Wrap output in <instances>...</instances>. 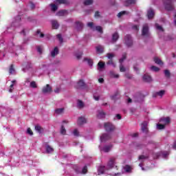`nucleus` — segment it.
Segmentation results:
<instances>
[{"mask_svg": "<svg viewBox=\"0 0 176 176\" xmlns=\"http://www.w3.org/2000/svg\"><path fill=\"white\" fill-rule=\"evenodd\" d=\"M171 120L170 117H163L160 118L159 122L157 124V130H164L168 124H170Z\"/></svg>", "mask_w": 176, "mask_h": 176, "instance_id": "f257e3e1", "label": "nucleus"}, {"mask_svg": "<svg viewBox=\"0 0 176 176\" xmlns=\"http://www.w3.org/2000/svg\"><path fill=\"white\" fill-rule=\"evenodd\" d=\"M107 167L109 168H110L109 170V174H111V173H112V171H115V170H116V168H113V167H115V159L112 158L109 160Z\"/></svg>", "mask_w": 176, "mask_h": 176, "instance_id": "f03ea898", "label": "nucleus"}, {"mask_svg": "<svg viewBox=\"0 0 176 176\" xmlns=\"http://www.w3.org/2000/svg\"><path fill=\"white\" fill-rule=\"evenodd\" d=\"M88 27L91 28L94 31H98V32H100V34H102V28L100 26H94V24L93 22H89L87 24Z\"/></svg>", "mask_w": 176, "mask_h": 176, "instance_id": "7ed1b4c3", "label": "nucleus"}, {"mask_svg": "<svg viewBox=\"0 0 176 176\" xmlns=\"http://www.w3.org/2000/svg\"><path fill=\"white\" fill-rule=\"evenodd\" d=\"M52 86H50V85L49 84L44 86L42 89V92L44 94H49L50 93H52Z\"/></svg>", "mask_w": 176, "mask_h": 176, "instance_id": "20e7f679", "label": "nucleus"}, {"mask_svg": "<svg viewBox=\"0 0 176 176\" xmlns=\"http://www.w3.org/2000/svg\"><path fill=\"white\" fill-rule=\"evenodd\" d=\"M87 123V119L85 117H80L78 119L77 124L78 126H83V124H86Z\"/></svg>", "mask_w": 176, "mask_h": 176, "instance_id": "39448f33", "label": "nucleus"}, {"mask_svg": "<svg viewBox=\"0 0 176 176\" xmlns=\"http://www.w3.org/2000/svg\"><path fill=\"white\" fill-rule=\"evenodd\" d=\"M104 128L107 131H112V130H115V126L110 122L105 123Z\"/></svg>", "mask_w": 176, "mask_h": 176, "instance_id": "423d86ee", "label": "nucleus"}, {"mask_svg": "<svg viewBox=\"0 0 176 176\" xmlns=\"http://www.w3.org/2000/svg\"><path fill=\"white\" fill-rule=\"evenodd\" d=\"M125 44L127 45V46H131V45H133V39L131 38V36L130 35H126L125 36Z\"/></svg>", "mask_w": 176, "mask_h": 176, "instance_id": "0eeeda50", "label": "nucleus"}, {"mask_svg": "<svg viewBox=\"0 0 176 176\" xmlns=\"http://www.w3.org/2000/svg\"><path fill=\"white\" fill-rule=\"evenodd\" d=\"M148 157L144 156V155H140L139 156V161L140 162V164H139L140 167L142 168V171H145V168H144V167H142V162H144V160H146V159H147ZM142 162V163H141Z\"/></svg>", "mask_w": 176, "mask_h": 176, "instance_id": "6e6552de", "label": "nucleus"}, {"mask_svg": "<svg viewBox=\"0 0 176 176\" xmlns=\"http://www.w3.org/2000/svg\"><path fill=\"white\" fill-rule=\"evenodd\" d=\"M142 34L144 36H146L149 35V30L148 28V25H144L143 26Z\"/></svg>", "mask_w": 176, "mask_h": 176, "instance_id": "1a4fd4ad", "label": "nucleus"}, {"mask_svg": "<svg viewBox=\"0 0 176 176\" xmlns=\"http://www.w3.org/2000/svg\"><path fill=\"white\" fill-rule=\"evenodd\" d=\"M124 173H131L133 171V167L130 165H126L122 168Z\"/></svg>", "mask_w": 176, "mask_h": 176, "instance_id": "9d476101", "label": "nucleus"}, {"mask_svg": "<svg viewBox=\"0 0 176 176\" xmlns=\"http://www.w3.org/2000/svg\"><path fill=\"white\" fill-rule=\"evenodd\" d=\"M58 54V47H55L50 52L51 57H56Z\"/></svg>", "mask_w": 176, "mask_h": 176, "instance_id": "9b49d317", "label": "nucleus"}, {"mask_svg": "<svg viewBox=\"0 0 176 176\" xmlns=\"http://www.w3.org/2000/svg\"><path fill=\"white\" fill-rule=\"evenodd\" d=\"M67 14H68V12L65 10H60L56 13V16L58 17H63L64 16H67Z\"/></svg>", "mask_w": 176, "mask_h": 176, "instance_id": "f8f14e48", "label": "nucleus"}, {"mask_svg": "<svg viewBox=\"0 0 176 176\" xmlns=\"http://www.w3.org/2000/svg\"><path fill=\"white\" fill-rule=\"evenodd\" d=\"M141 129L143 133H148V122H143L142 124Z\"/></svg>", "mask_w": 176, "mask_h": 176, "instance_id": "ddd939ff", "label": "nucleus"}, {"mask_svg": "<svg viewBox=\"0 0 176 176\" xmlns=\"http://www.w3.org/2000/svg\"><path fill=\"white\" fill-rule=\"evenodd\" d=\"M147 16H148V19H153V16H155V11H153V10H152V8H150L147 11Z\"/></svg>", "mask_w": 176, "mask_h": 176, "instance_id": "4468645a", "label": "nucleus"}, {"mask_svg": "<svg viewBox=\"0 0 176 176\" xmlns=\"http://www.w3.org/2000/svg\"><path fill=\"white\" fill-rule=\"evenodd\" d=\"M111 138V136L108 134H103L100 137V141L101 142H104V141H107V140H109Z\"/></svg>", "mask_w": 176, "mask_h": 176, "instance_id": "2eb2a0df", "label": "nucleus"}, {"mask_svg": "<svg viewBox=\"0 0 176 176\" xmlns=\"http://www.w3.org/2000/svg\"><path fill=\"white\" fill-rule=\"evenodd\" d=\"M165 8L167 10H171L173 9V2L171 0H168V2L165 5Z\"/></svg>", "mask_w": 176, "mask_h": 176, "instance_id": "dca6fc26", "label": "nucleus"}, {"mask_svg": "<svg viewBox=\"0 0 176 176\" xmlns=\"http://www.w3.org/2000/svg\"><path fill=\"white\" fill-rule=\"evenodd\" d=\"M97 117L99 119H102V118H105V113L104 112V111H102V110L98 111V113H97Z\"/></svg>", "mask_w": 176, "mask_h": 176, "instance_id": "f3484780", "label": "nucleus"}, {"mask_svg": "<svg viewBox=\"0 0 176 176\" xmlns=\"http://www.w3.org/2000/svg\"><path fill=\"white\" fill-rule=\"evenodd\" d=\"M85 86H86V84L85 83V81H83V80H79L77 83V87L78 89H82V87H85Z\"/></svg>", "mask_w": 176, "mask_h": 176, "instance_id": "a211bd4d", "label": "nucleus"}, {"mask_svg": "<svg viewBox=\"0 0 176 176\" xmlns=\"http://www.w3.org/2000/svg\"><path fill=\"white\" fill-rule=\"evenodd\" d=\"M45 151H46L47 153H53V152L54 151V149L52 148V147L50 146V145H46Z\"/></svg>", "mask_w": 176, "mask_h": 176, "instance_id": "6ab92c4d", "label": "nucleus"}, {"mask_svg": "<svg viewBox=\"0 0 176 176\" xmlns=\"http://www.w3.org/2000/svg\"><path fill=\"white\" fill-rule=\"evenodd\" d=\"M105 67V63H102L101 61H100L98 63V71H102V69H104V67Z\"/></svg>", "mask_w": 176, "mask_h": 176, "instance_id": "aec40b11", "label": "nucleus"}, {"mask_svg": "<svg viewBox=\"0 0 176 176\" xmlns=\"http://www.w3.org/2000/svg\"><path fill=\"white\" fill-rule=\"evenodd\" d=\"M84 62L87 63L89 65V67H93V60L90 58H84Z\"/></svg>", "mask_w": 176, "mask_h": 176, "instance_id": "412c9836", "label": "nucleus"}, {"mask_svg": "<svg viewBox=\"0 0 176 176\" xmlns=\"http://www.w3.org/2000/svg\"><path fill=\"white\" fill-rule=\"evenodd\" d=\"M143 79L145 80V82H152V77L148 74H145L143 76Z\"/></svg>", "mask_w": 176, "mask_h": 176, "instance_id": "4be33fe9", "label": "nucleus"}, {"mask_svg": "<svg viewBox=\"0 0 176 176\" xmlns=\"http://www.w3.org/2000/svg\"><path fill=\"white\" fill-rule=\"evenodd\" d=\"M56 3H62L63 5H69V0H56Z\"/></svg>", "mask_w": 176, "mask_h": 176, "instance_id": "5701e85b", "label": "nucleus"}, {"mask_svg": "<svg viewBox=\"0 0 176 176\" xmlns=\"http://www.w3.org/2000/svg\"><path fill=\"white\" fill-rule=\"evenodd\" d=\"M154 63H155V64H157L158 65H163V62H162V60H160V58L157 57L154 58Z\"/></svg>", "mask_w": 176, "mask_h": 176, "instance_id": "b1692460", "label": "nucleus"}, {"mask_svg": "<svg viewBox=\"0 0 176 176\" xmlns=\"http://www.w3.org/2000/svg\"><path fill=\"white\" fill-rule=\"evenodd\" d=\"M35 130L37 131V133H39V134L43 133V128L41 127L39 125H36L35 126Z\"/></svg>", "mask_w": 176, "mask_h": 176, "instance_id": "393cba45", "label": "nucleus"}, {"mask_svg": "<svg viewBox=\"0 0 176 176\" xmlns=\"http://www.w3.org/2000/svg\"><path fill=\"white\" fill-rule=\"evenodd\" d=\"M52 28H54V30H57V28H58L59 25L57 21H52Z\"/></svg>", "mask_w": 176, "mask_h": 176, "instance_id": "a878e982", "label": "nucleus"}, {"mask_svg": "<svg viewBox=\"0 0 176 176\" xmlns=\"http://www.w3.org/2000/svg\"><path fill=\"white\" fill-rule=\"evenodd\" d=\"M98 173V175H100V174H104V173H105V167L104 166L99 167Z\"/></svg>", "mask_w": 176, "mask_h": 176, "instance_id": "bb28decb", "label": "nucleus"}, {"mask_svg": "<svg viewBox=\"0 0 176 176\" xmlns=\"http://www.w3.org/2000/svg\"><path fill=\"white\" fill-rule=\"evenodd\" d=\"M112 149V145H109V146H105L103 148L102 151L103 152H109V151Z\"/></svg>", "mask_w": 176, "mask_h": 176, "instance_id": "cd10ccee", "label": "nucleus"}, {"mask_svg": "<svg viewBox=\"0 0 176 176\" xmlns=\"http://www.w3.org/2000/svg\"><path fill=\"white\" fill-rule=\"evenodd\" d=\"M55 113H57V115H61V113H64V108L56 109L55 110Z\"/></svg>", "mask_w": 176, "mask_h": 176, "instance_id": "c85d7f7f", "label": "nucleus"}, {"mask_svg": "<svg viewBox=\"0 0 176 176\" xmlns=\"http://www.w3.org/2000/svg\"><path fill=\"white\" fill-rule=\"evenodd\" d=\"M96 52L97 53H102V52H104V47L98 45L96 47Z\"/></svg>", "mask_w": 176, "mask_h": 176, "instance_id": "c756f323", "label": "nucleus"}, {"mask_svg": "<svg viewBox=\"0 0 176 176\" xmlns=\"http://www.w3.org/2000/svg\"><path fill=\"white\" fill-rule=\"evenodd\" d=\"M50 8H51V10H52V12H56V10H57V9H58V6H57L56 4H50Z\"/></svg>", "mask_w": 176, "mask_h": 176, "instance_id": "7c9ffc66", "label": "nucleus"}, {"mask_svg": "<svg viewBox=\"0 0 176 176\" xmlns=\"http://www.w3.org/2000/svg\"><path fill=\"white\" fill-rule=\"evenodd\" d=\"M77 107L78 108H83L85 107V103L82 102V100H78L77 101Z\"/></svg>", "mask_w": 176, "mask_h": 176, "instance_id": "2f4dec72", "label": "nucleus"}, {"mask_svg": "<svg viewBox=\"0 0 176 176\" xmlns=\"http://www.w3.org/2000/svg\"><path fill=\"white\" fill-rule=\"evenodd\" d=\"M12 83L10 86V89H9V92L12 93V91H13V87H14V85H16V80H12Z\"/></svg>", "mask_w": 176, "mask_h": 176, "instance_id": "473e14b6", "label": "nucleus"}, {"mask_svg": "<svg viewBox=\"0 0 176 176\" xmlns=\"http://www.w3.org/2000/svg\"><path fill=\"white\" fill-rule=\"evenodd\" d=\"M82 56H83L82 52H78L75 54V57L77 58V60H80L82 58Z\"/></svg>", "mask_w": 176, "mask_h": 176, "instance_id": "72a5a7b5", "label": "nucleus"}, {"mask_svg": "<svg viewBox=\"0 0 176 176\" xmlns=\"http://www.w3.org/2000/svg\"><path fill=\"white\" fill-rule=\"evenodd\" d=\"M117 39H119V34H118V33H114L112 36V41L116 42Z\"/></svg>", "mask_w": 176, "mask_h": 176, "instance_id": "f704fd0d", "label": "nucleus"}, {"mask_svg": "<svg viewBox=\"0 0 176 176\" xmlns=\"http://www.w3.org/2000/svg\"><path fill=\"white\" fill-rule=\"evenodd\" d=\"M30 87L32 89H36V87H38V85H36V82L35 81H32L30 82Z\"/></svg>", "mask_w": 176, "mask_h": 176, "instance_id": "c9c22d12", "label": "nucleus"}, {"mask_svg": "<svg viewBox=\"0 0 176 176\" xmlns=\"http://www.w3.org/2000/svg\"><path fill=\"white\" fill-rule=\"evenodd\" d=\"M110 76H111V78H119V74H116V73L113 72H110Z\"/></svg>", "mask_w": 176, "mask_h": 176, "instance_id": "e433bc0d", "label": "nucleus"}, {"mask_svg": "<svg viewBox=\"0 0 176 176\" xmlns=\"http://www.w3.org/2000/svg\"><path fill=\"white\" fill-rule=\"evenodd\" d=\"M133 3H135V0H127L125 5L129 6V5H133Z\"/></svg>", "mask_w": 176, "mask_h": 176, "instance_id": "4c0bfd02", "label": "nucleus"}, {"mask_svg": "<svg viewBox=\"0 0 176 176\" xmlns=\"http://www.w3.org/2000/svg\"><path fill=\"white\" fill-rule=\"evenodd\" d=\"M151 71H153L154 72H159V71H160V69H159V67H155V66H151Z\"/></svg>", "mask_w": 176, "mask_h": 176, "instance_id": "58836bf2", "label": "nucleus"}, {"mask_svg": "<svg viewBox=\"0 0 176 176\" xmlns=\"http://www.w3.org/2000/svg\"><path fill=\"white\" fill-rule=\"evenodd\" d=\"M9 72H10V74H15L16 70H14V67H13V65H12L10 67Z\"/></svg>", "mask_w": 176, "mask_h": 176, "instance_id": "ea45409f", "label": "nucleus"}, {"mask_svg": "<svg viewBox=\"0 0 176 176\" xmlns=\"http://www.w3.org/2000/svg\"><path fill=\"white\" fill-rule=\"evenodd\" d=\"M37 36H39L40 38H43L45 36V34L41 32V30H38L36 33Z\"/></svg>", "mask_w": 176, "mask_h": 176, "instance_id": "a19ab883", "label": "nucleus"}, {"mask_svg": "<svg viewBox=\"0 0 176 176\" xmlns=\"http://www.w3.org/2000/svg\"><path fill=\"white\" fill-rule=\"evenodd\" d=\"M93 3V0H85L84 5H91Z\"/></svg>", "mask_w": 176, "mask_h": 176, "instance_id": "79ce46f5", "label": "nucleus"}, {"mask_svg": "<svg viewBox=\"0 0 176 176\" xmlns=\"http://www.w3.org/2000/svg\"><path fill=\"white\" fill-rule=\"evenodd\" d=\"M73 135H75V137H79V131H78V129H74L73 131Z\"/></svg>", "mask_w": 176, "mask_h": 176, "instance_id": "37998d69", "label": "nucleus"}, {"mask_svg": "<svg viewBox=\"0 0 176 176\" xmlns=\"http://www.w3.org/2000/svg\"><path fill=\"white\" fill-rule=\"evenodd\" d=\"M157 96H159L160 97H163L164 96V91H160L157 93Z\"/></svg>", "mask_w": 176, "mask_h": 176, "instance_id": "c03bdc74", "label": "nucleus"}, {"mask_svg": "<svg viewBox=\"0 0 176 176\" xmlns=\"http://www.w3.org/2000/svg\"><path fill=\"white\" fill-rule=\"evenodd\" d=\"M123 14H127V12H126V11L120 12L118 14V17H122V16H123Z\"/></svg>", "mask_w": 176, "mask_h": 176, "instance_id": "a18cd8bd", "label": "nucleus"}, {"mask_svg": "<svg viewBox=\"0 0 176 176\" xmlns=\"http://www.w3.org/2000/svg\"><path fill=\"white\" fill-rule=\"evenodd\" d=\"M155 27L159 31L163 32V28H162V26H160L159 24H156Z\"/></svg>", "mask_w": 176, "mask_h": 176, "instance_id": "49530a36", "label": "nucleus"}, {"mask_svg": "<svg viewBox=\"0 0 176 176\" xmlns=\"http://www.w3.org/2000/svg\"><path fill=\"white\" fill-rule=\"evenodd\" d=\"M87 173V166H84L82 170V174H86Z\"/></svg>", "mask_w": 176, "mask_h": 176, "instance_id": "de8ad7c7", "label": "nucleus"}, {"mask_svg": "<svg viewBox=\"0 0 176 176\" xmlns=\"http://www.w3.org/2000/svg\"><path fill=\"white\" fill-rule=\"evenodd\" d=\"M27 133L29 134V135H33L34 133L32 132V130H31L30 128L27 129Z\"/></svg>", "mask_w": 176, "mask_h": 176, "instance_id": "09e8293b", "label": "nucleus"}, {"mask_svg": "<svg viewBox=\"0 0 176 176\" xmlns=\"http://www.w3.org/2000/svg\"><path fill=\"white\" fill-rule=\"evenodd\" d=\"M60 133L61 134H65V133H67V131L65 130V128H64V126H62L60 129Z\"/></svg>", "mask_w": 176, "mask_h": 176, "instance_id": "8fccbe9b", "label": "nucleus"}, {"mask_svg": "<svg viewBox=\"0 0 176 176\" xmlns=\"http://www.w3.org/2000/svg\"><path fill=\"white\" fill-rule=\"evenodd\" d=\"M120 72H124L126 71V68H124V67H123V65H120Z\"/></svg>", "mask_w": 176, "mask_h": 176, "instance_id": "3c124183", "label": "nucleus"}, {"mask_svg": "<svg viewBox=\"0 0 176 176\" xmlns=\"http://www.w3.org/2000/svg\"><path fill=\"white\" fill-rule=\"evenodd\" d=\"M164 74L166 76H167L168 78L170 76V72L168 70H165Z\"/></svg>", "mask_w": 176, "mask_h": 176, "instance_id": "603ef678", "label": "nucleus"}, {"mask_svg": "<svg viewBox=\"0 0 176 176\" xmlns=\"http://www.w3.org/2000/svg\"><path fill=\"white\" fill-rule=\"evenodd\" d=\"M114 119L115 120H116V119H118V120H120V119H122V116H120V114H117Z\"/></svg>", "mask_w": 176, "mask_h": 176, "instance_id": "864d4df0", "label": "nucleus"}, {"mask_svg": "<svg viewBox=\"0 0 176 176\" xmlns=\"http://www.w3.org/2000/svg\"><path fill=\"white\" fill-rule=\"evenodd\" d=\"M56 36L59 41L63 42V37L60 36V34H58Z\"/></svg>", "mask_w": 176, "mask_h": 176, "instance_id": "5fc2aeb1", "label": "nucleus"}, {"mask_svg": "<svg viewBox=\"0 0 176 176\" xmlns=\"http://www.w3.org/2000/svg\"><path fill=\"white\" fill-rule=\"evenodd\" d=\"M37 51L40 54L42 53L43 49L41 47H37Z\"/></svg>", "mask_w": 176, "mask_h": 176, "instance_id": "6e6d98bb", "label": "nucleus"}, {"mask_svg": "<svg viewBox=\"0 0 176 176\" xmlns=\"http://www.w3.org/2000/svg\"><path fill=\"white\" fill-rule=\"evenodd\" d=\"M120 175H121V173H115L113 175L109 174L107 176H119Z\"/></svg>", "mask_w": 176, "mask_h": 176, "instance_id": "4d7b16f0", "label": "nucleus"}, {"mask_svg": "<svg viewBox=\"0 0 176 176\" xmlns=\"http://www.w3.org/2000/svg\"><path fill=\"white\" fill-rule=\"evenodd\" d=\"M76 25H77V27H79L80 28H82V27H83V25L80 22H77Z\"/></svg>", "mask_w": 176, "mask_h": 176, "instance_id": "13d9d810", "label": "nucleus"}, {"mask_svg": "<svg viewBox=\"0 0 176 176\" xmlns=\"http://www.w3.org/2000/svg\"><path fill=\"white\" fill-rule=\"evenodd\" d=\"M131 137L133 138H135V137H138V133H133L131 134Z\"/></svg>", "mask_w": 176, "mask_h": 176, "instance_id": "bf43d9fd", "label": "nucleus"}, {"mask_svg": "<svg viewBox=\"0 0 176 176\" xmlns=\"http://www.w3.org/2000/svg\"><path fill=\"white\" fill-rule=\"evenodd\" d=\"M94 98L96 101H98V100H100V96L94 95Z\"/></svg>", "mask_w": 176, "mask_h": 176, "instance_id": "052dcab7", "label": "nucleus"}, {"mask_svg": "<svg viewBox=\"0 0 176 176\" xmlns=\"http://www.w3.org/2000/svg\"><path fill=\"white\" fill-rule=\"evenodd\" d=\"M107 57H108V58H109V59L113 58V54H107Z\"/></svg>", "mask_w": 176, "mask_h": 176, "instance_id": "680f3d73", "label": "nucleus"}, {"mask_svg": "<svg viewBox=\"0 0 176 176\" xmlns=\"http://www.w3.org/2000/svg\"><path fill=\"white\" fill-rule=\"evenodd\" d=\"M126 60V56H123L121 59H120V63H123V60Z\"/></svg>", "mask_w": 176, "mask_h": 176, "instance_id": "e2e57ef3", "label": "nucleus"}, {"mask_svg": "<svg viewBox=\"0 0 176 176\" xmlns=\"http://www.w3.org/2000/svg\"><path fill=\"white\" fill-rule=\"evenodd\" d=\"M98 82H99V83H104V78H99L98 79Z\"/></svg>", "mask_w": 176, "mask_h": 176, "instance_id": "0e129e2a", "label": "nucleus"}, {"mask_svg": "<svg viewBox=\"0 0 176 176\" xmlns=\"http://www.w3.org/2000/svg\"><path fill=\"white\" fill-rule=\"evenodd\" d=\"M99 16H100V12H96L95 13V17H98Z\"/></svg>", "mask_w": 176, "mask_h": 176, "instance_id": "69168bd1", "label": "nucleus"}, {"mask_svg": "<svg viewBox=\"0 0 176 176\" xmlns=\"http://www.w3.org/2000/svg\"><path fill=\"white\" fill-rule=\"evenodd\" d=\"M75 170L76 171V173H80V171L79 170V168H78V166H75Z\"/></svg>", "mask_w": 176, "mask_h": 176, "instance_id": "338daca9", "label": "nucleus"}, {"mask_svg": "<svg viewBox=\"0 0 176 176\" xmlns=\"http://www.w3.org/2000/svg\"><path fill=\"white\" fill-rule=\"evenodd\" d=\"M133 30H136V31H138V25H134L133 26Z\"/></svg>", "mask_w": 176, "mask_h": 176, "instance_id": "774afa93", "label": "nucleus"}]
</instances>
